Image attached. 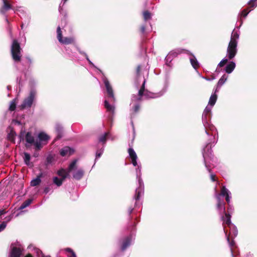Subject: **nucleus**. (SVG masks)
I'll list each match as a JSON object with an SVG mask.
<instances>
[{
	"label": "nucleus",
	"mask_w": 257,
	"mask_h": 257,
	"mask_svg": "<svg viewBox=\"0 0 257 257\" xmlns=\"http://www.w3.org/2000/svg\"><path fill=\"white\" fill-rule=\"evenodd\" d=\"M104 84L106 89L107 97L110 102H114L115 98L113 94V89L108 80H104Z\"/></svg>",
	"instance_id": "obj_5"
},
{
	"label": "nucleus",
	"mask_w": 257,
	"mask_h": 257,
	"mask_svg": "<svg viewBox=\"0 0 257 257\" xmlns=\"http://www.w3.org/2000/svg\"><path fill=\"white\" fill-rule=\"evenodd\" d=\"M133 210V208H130V209H129V214H131L132 213V212Z\"/></svg>",
	"instance_id": "obj_60"
},
{
	"label": "nucleus",
	"mask_w": 257,
	"mask_h": 257,
	"mask_svg": "<svg viewBox=\"0 0 257 257\" xmlns=\"http://www.w3.org/2000/svg\"><path fill=\"white\" fill-rule=\"evenodd\" d=\"M146 26L145 25H142L140 26V31L141 34H144L146 31Z\"/></svg>",
	"instance_id": "obj_44"
},
{
	"label": "nucleus",
	"mask_w": 257,
	"mask_h": 257,
	"mask_svg": "<svg viewBox=\"0 0 257 257\" xmlns=\"http://www.w3.org/2000/svg\"><path fill=\"white\" fill-rule=\"evenodd\" d=\"M43 177V173H40V174H39L37 176V177H36V178H39V179H41V178L42 177Z\"/></svg>",
	"instance_id": "obj_55"
},
{
	"label": "nucleus",
	"mask_w": 257,
	"mask_h": 257,
	"mask_svg": "<svg viewBox=\"0 0 257 257\" xmlns=\"http://www.w3.org/2000/svg\"><path fill=\"white\" fill-rule=\"evenodd\" d=\"M145 83H146V80H145L141 86V87L139 91L138 95L140 97L139 98V100L141 99V97L144 95V94L145 93Z\"/></svg>",
	"instance_id": "obj_23"
},
{
	"label": "nucleus",
	"mask_w": 257,
	"mask_h": 257,
	"mask_svg": "<svg viewBox=\"0 0 257 257\" xmlns=\"http://www.w3.org/2000/svg\"><path fill=\"white\" fill-rule=\"evenodd\" d=\"M17 99L15 98V99H13L10 102V104L9 108V110L10 111H13L16 109L17 103Z\"/></svg>",
	"instance_id": "obj_24"
},
{
	"label": "nucleus",
	"mask_w": 257,
	"mask_h": 257,
	"mask_svg": "<svg viewBox=\"0 0 257 257\" xmlns=\"http://www.w3.org/2000/svg\"><path fill=\"white\" fill-rule=\"evenodd\" d=\"M224 216L222 217V219L224 223L231 228V226H232L231 222V215L229 213H227L226 212H224Z\"/></svg>",
	"instance_id": "obj_13"
},
{
	"label": "nucleus",
	"mask_w": 257,
	"mask_h": 257,
	"mask_svg": "<svg viewBox=\"0 0 257 257\" xmlns=\"http://www.w3.org/2000/svg\"><path fill=\"white\" fill-rule=\"evenodd\" d=\"M103 150L97 151V152L96 153V158H98L100 157V156H101L102 153L103 152Z\"/></svg>",
	"instance_id": "obj_48"
},
{
	"label": "nucleus",
	"mask_w": 257,
	"mask_h": 257,
	"mask_svg": "<svg viewBox=\"0 0 257 257\" xmlns=\"http://www.w3.org/2000/svg\"><path fill=\"white\" fill-rule=\"evenodd\" d=\"M128 153L129 154V156L132 160V163L134 166H136L137 165V155L134 150V149L132 148H130L128 149Z\"/></svg>",
	"instance_id": "obj_9"
},
{
	"label": "nucleus",
	"mask_w": 257,
	"mask_h": 257,
	"mask_svg": "<svg viewBox=\"0 0 257 257\" xmlns=\"http://www.w3.org/2000/svg\"><path fill=\"white\" fill-rule=\"evenodd\" d=\"M55 130L57 133V137L54 139V141H57L61 139L63 137V127L60 124H56L55 126Z\"/></svg>",
	"instance_id": "obj_12"
},
{
	"label": "nucleus",
	"mask_w": 257,
	"mask_h": 257,
	"mask_svg": "<svg viewBox=\"0 0 257 257\" xmlns=\"http://www.w3.org/2000/svg\"><path fill=\"white\" fill-rule=\"evenodd\" d=\"M3 5L0 9V13L2 14H5L9 10L12 9L13 6L10 4L8 0H2Z\"/></svg>",
	"instance_id": "obj_7"
},
{
	"label": "nucleus",
	"mask_w": 257,
	"mask_h": 257,
	"mask_svg": "<svg viewBox=\"0 0 257 257\" xmlns=\"http://www.w3.org/2000/svg\"><path fill=\"white\" fill-rule=\"evenodd\" d=\"M22 49L17 39H13L11 46V54L14 61L16 63L21 62L22 59Z\"/></svg>",
	"instance_id": "obj_1"
},
{
	"label": "nucleus",
	"mask_w": 257,
	"mask_h": 257,
	"mask_svg": "<svg viewBox=\"0 0 257 257\" xmlns=\"http://www.w3.org/2000/svg\"><path fill=\"white\" fill-rule=\"evenodd\" d=\"M74 152L73 150L71 149L69 147L66 146L64 148H63L60 151V154L62 157H64L66 156L67 155H72Z\"/></svg>",
	"instance_id": "obj_11"
},
{
	"label": "nucleus",
	"mask_w": 257,
	"mask_h": 257,
	"mask_svg": "<svg viewBox=\"0 0 257 257\" xmlns=\"http://www.w3.org/2000/svg\"><path fill=\"white\" fill-rule=\"evenodd\" d=\"M84 175V171L82 169H79L73 173V177L76 180H80Z\"/></svg>",
	"instance_id": "obj_20"
},
{
	"label": "nucleus",
	"mask_w": 257,
	"mask_h": 257,
	"mask_svg": "<svg viewBox=\"0 0 257 257\" xmlns=\"http://www.w3.org/2000/svg\"><path fill=\"white\" fill-rule=\"evenodd\" d=\"M65 251H66L68 252H70L71 254L73 253V252H74V251L70 248H66L65 249Z\"/></svg>",
	"instance_id": "obj_52"
},
{
	"label": "nucleus",
	"mask_w": 257,
	"mask_h": 257,
	"mask_svg": "<svg viewBox=\"0 0 257 257\" xmlns=\"http://www.w3.org/2000/svg\"><path fill=\"white\" fill-rule=\"evenodd\" d=\"M25 257H33L32 255L30 253L27 254Z\"/></svg>",
	"instance_id": "obj_59"
},
{
	"label": "nucleus",
	"mask_w": 257,
	"mask_h": 257,
	"mask_svg": "<svg viewBox=\"0 0 257 257\" xmlns=\"http://www.w3.org/2000/svg\"><path fill=\"white\" fill-rule=\"evenodd\" d=\"M229 191L227 189L225 186H223L221 188L220 193L217 194V195H220V197H221V196H225L229 194Z\"/></svg>",
	"instance_id": "obj_30"
},
{
	"label": "nucleus",
	"mask_w": 257,
	"mask_h": 257,
	"mask_svg": "<svg viewBox=\"0 0 257 257\" xmlns=\"http://www.w3.org/2000/svg\"><path fill=\"white\" fill-rule=\"evenodd\" d=\"M38 138L40 142H44V144H46L50 139V137L43 132H41L38 135Z\"/></svg>",
	"instance_id": "obj_14"
},
{
	"label": "nucleus",
	"mask_w": 257,
	"mask_h": 257,
	"mask_svg": "<svg viewBox=\"0 0 257 257\" xmlns=\"http://www.w3.org/2000/svg\"><path fill=\"white\" fill-rule=\"evenodd\" d=\"M57 174L61 177V178H63V177L65 176L66 177V178L67 177L68 175V173H66L65 172V170L62 169L61 170H59L58 172H57Z\"/></svg>",
	"instance_id": "obj_34"
},
{
	"label": "nucleus",
	"mask_w": 257,
	"mask_h": 257,
	"mask_svg": "<svg viewBox=\"0 0 257 257\" xmlns=\"http://www.w3.org/2000/svg\"><path fill=\"white\" fill-rule=\"evenodd\" d=\"M25 140L27 143L30 144L31 145L33 144L35 142L34 137L32 136V133L31 132L27 133L25 136Z\"/></svg>",
	"instance_id": "obj_19"
},
{
	"label": "nucleus",
	"mask_w": 257,
	"mask_h": 257,
	"mask_svg": "<svg viewBox=\"0 0 257 257\" xmlns=\"http://www.w3.org/2000/svg\"><path fill=\"white\" fill-rule=\"evenodd\" d=\"M50 188L49 187H45L44 192L45 194L48 193L50 191Z\"/></svg>",
	"instance_id": "obj_54"
},
{
	"label": "nucleus",
	"mask_w": 257,
	"mask_h": 257,
	"mask_svg": "<svg viewBox=\"0 0 257 257\" xmlns=\"http://www.w3.org/2000/svg\"><path fill=\"white\" fill-rule=\"evenodd\" d=\"M104 107L106 109L107 111L111 112L112 114H113L114 113L115 107L113 105H110L109 103L108 100H105Z\"/></svg>",
	"instance_id": "obj_18"
},
{
	"label": "nucleus",
	"mask_w": 257,
	"mask_h": 257,
	"mask_svg": "<svg viewBox=\"0 0 257 257\" xmlns=\"http://www.w3.org/2000/svg\"><path fill=\"white\" fill-rule=\"evenodd\" d=\"M228 62V59L226 58L223 59L218 64V67H222Z\"/></svg>",
	"instance_id": "obj_40"
},
{
	"label": "nucleus",
	"mask_w": 257,
	"mask_h": 257,
	"mask_svg": "<svg viewBox=\"0 0 257 257\" xmlns=\"http://www.w3.org/2000/svg\"><path fill=\"white\" fill-rule=\"evenodd\" d=\"M77 160H75L73 161L69 165L68 172L69 173L72 171L76 167Z\"/></svg>",
	"instance_id": "obj_36"
},
{
	"label": "nucleus",
	"mask_w": 257,
	"mask_h": 257,
	"mask_svg": "<svg viewBox=\"0 0 257 257\" xmlns=\"http://www.w3.org/2000/svg\"><path fill=\"white\" fill-rule=\"evenodd\" d=\"M185 51L187 52H188V51L186 50L185 49H179L176 50L175 52L176 53L177 55H178V54H181Z\"/></svg>",
	"instance_id": "obj_45"
},
{
	"label": "nucleus",
	"mask_w": 257,
	"mask_h": 257,
	"mask_svg": "<svg viewBox=\"0 0 257 257\" xmlns=\"http://www.w3.org/2000/svg\"><path fill=\"white\" fill-rule=\"evenodd\" d=\"M231 227H232V226H231ZM232 234H233V235L234 236H236L237 234V230L235 227H233V228H230V231L229 234L232 235ZM229 235H229L228 236H229Z\"/></svg>",
	"instance_id": "obj_41"
},
{
	"label": "nucleus",
	"mask_w": 257,
	"mask_h": 257,
	"mask_svg": "<svg viewBox=\"0 0 257 257\" xmlns=\"http://www.w3.org/2000/svg\"><path fill=\"white\" fill-rule=\"evenodd\" d=\"M131 239L130 237H126L123 241L121 250L124 251L130 245Z\"/></svg>",
	"instance_id": "obj_17"
},
{
	"label": "nucleus",
	"mask_w": 257,
	"mask_h": 257,
	"mask_svg": "<svg viewBox=\"0 0 257 257\" xmlns=\"http://www.w3.org/2000/svg\"><path fill=\"white\" fill-rule=\"evenodd\" d=\"M22 250L21 248L16 246L12 247L10 252V257H21Z\"/></svg>",
	"instance_id": "obj_8"
},
{
	"label": "nucleus",
	"mask_w": 257,
	"mask_h": 257,
	"mask_svg": "<svg viewBox=\"0 0 257 257\" xmlns=\"http://www.w3.org/2000/svg\"><path fill=\"white\" fill-rule=\"evenodd\" d=\"M216 198L217 200V204L216 207L218 210H221V209L223 210V212L225 211V203L223 200H221V197H220V195H216Z\"/></svg>",
	"instance_id": "obj_10"
},
{
	"label": "nucleus",
	"mask_w": 257,
	"mask_h": 257,
	"mask_svg": "<svg viewBox=\"0 0 257 257\" xmlns=\"http://www.w3.org/2000/svg\"><path fill=\"white\" fill-rule=\"evenodd\" d=\"M108 135V133H105L104 135L100 136L99 141L100 142L104 143L106 141V138Z\"/></svg>",
	"instance_id": "obj_38"
},
{
	"label": "nucleus",
	"mask_w": 257,
	"mask_h": 257,
	"mask_svg": "<svg viewBox=\"0 0 257 257\" xmlns=\"http://www.w3.org/2000/svg\"><path fill=\"white\" fill-rule=\"evenodd\" d=\"M140 109V105L139 104H136L134 107V112L135 113L138 112Z\"/></svg>",
	"instance_id": "obj_46"
},
{
	"label": "nucleus",
	"mask_w": 257,
	"mask_h": 257,
	"mask_svg": "<svg viewBox=\"0 0 257 257\" xmlns=\"http://www.w3.org/2000/svg\"><path fill=\"white\" fill-rule=\"evenodd\" d=\"M249 12H250V10H248V8L244 9L241 12V16L242 17L245 18Z\"/></svg>",
	"instance_id": "obj_42"
},
{
	"label": "nucleus",
	"mask_w": 257,
	"mask_h": 257,
	"mask_svg": "<svg viewBox=\"0 0 257 257\" xmlns=\"http://www.w3.org/2000/svg\"><path fill=\"white\" fill-rule=\"evenodd\" d=\"M29 61L30 63H31V59H29Z\"/></svg>",
	"instance_id": "obj_62"
},
{
	"label": "nucleus",
	"mask_w": 257,
	"mask_h": 257,
	"mask_svg": "<svg viewBox=\"0 0 257 257\" xmlns=\"http://www.w3.org/2000/svg\"><path fill=\"white\" fill-rule=\"evenodd\" d=\"M140 191L138 190H136V195L135 196V198L136 200H139L140 199Z\"/></svg>",
	"instance_id": "obj_47"
},
{
	"label": "nucleus",
	"mask_w": 257,
	"mask_h": 257,
	"mask_svg": "<svg viewBox=\"0 0 257 257\" xmlns=\"http://www.w3.org/2000/svg\"><path fill=\"white\" fill-rule=\"evenodd\" d=\"M192 56H193V58H190V62H191V64L192 67L194 69H197L199 67V64L198 61L195 57V56L193 55H192Z\"/></svg>",
	"instance_id": "obj_22"
},
{
	"label": "nucleus",
	"mask_w": 257,
	"mask_h": 257,
	"mask_svg": "<svg viewBox=\"0 0 257 257\" xmlns=\"http://www.w3.org/2000/svg\"><path fill=\"white\" fill-rule=\"evenodd\" d=\"M215 178H216V176L215 175H214V174L211 175V179L213 182H214L216 181Z\"/></svg>",
	"instance_id": "obj_53"
},
{
	"label": "nucleus",
	"mask_w": 257,
	"mask_h": 257,
	"mask_svg": "<svg viewBox=\"0 0 257 257\" xmlns=\"http://www.w3.org/2000/svg\"><path fill=\"white\" fill-rule=\"evenodd\" d=\"M31 159V156L28 153H24V162L25 164L27 165H29L30 164V160Z\"/></svg>",
	"instance_id": "obj_35"
},
{
	"label": "nucleus",
	"mask_w": 257,
	"mask_h": 257,
	"mask_svg": "<svg viewBox=\"0 0 257 257\" xmlns=\"http://www.w3.org/2000/svg\"><path fill=\"white\" fill-rule=\"evenodd\" d=\"M205 111L206 113H209L210 111V110L208 107H206V108L205 109Z\"/></svg>",
	"instance_id": "obj_58"
},
{
	"label": "nucleus",
	"mask_w": 257,
	"mask_h": 257,
	"mask_svg": "<svg viewBox=\"0 0 257 257\" xmlns=\"http://www.w3.org/2000/svg\"><path fill=\"white\" fill-rule=\"evenodd\" d=\"M6 212L5 211V210H0V216L5 214Z\"/></svg>",
	"instance_id": "obj_56"
},
{
	"label": "nucleus",
	"mask_w": 257,
	"mask_h": 257,
	"mask_svg": "<svg viewBox=\"0 0 257 257\" xmlns=\"http://www.w3.org/2000/svg\"><path fill=\"white\" fill-rule=\"evenodd\" d=\"M69 257H76V255L75 252H73V253L71 254Z\"/></svg>",
	"instance_id": "obj_57"
},
{
	"label": "nucleus",
	"mask_w": 257,
	"mask_h": 257,
	"mask_svg": "<svg viewBox=\"0 0 257 257\" xmlns=\"http://www.w3.org/2000/svg\"><path fill=\"white\" fill-rule=\"evenodd\" d=\"M227 241H228V243H229V245L230 246V251H231V254L233 256V253L232 247L235 246V241H234L233 239H232L231 240H230L229 236H227Z\"/></svg>",
	"instance_id": "obj_28"
},
{
	"label": "nucleus",
	"mask_w": 257,
	"mask_h": 257,
	"mask_svg": "<svg viewBox=\"0 0 257 257\" xmlns=\"http://www.w3.org/2000/svg\"><path fill=\"white\" fill-rule=\"evenodd\" d=\"M0 231H1V230L0 229Z\"/></svg>",
	"instance_id": "obj_64"
},
{
	"label": "nucleus",
	"mask_w": 257,
	"mask_h": 257,
	"mask_svg": "<svg viewBox=\"0 0 257 257\" xmlns=\"http://www.w3.org/2000/svg\"><path fill=\"white\" fill-rule=\"evenodd\" d=\"M225 200H226L227 203L228 204V205H229V204L230 203V196H229V195L228 194L226 196H225Z\"/></svg>",
	"instance_id": "obj_51"
},
{
	"label": "nucleus",
	"mask_w": 257,
	"mask_h": 257,
	"mask_svg": "<svg viewBox=\"0 0 257 257\" xmlns=\"http://www.w3.org/2000/svg\"><path fill=\"white\" fill-rule=\"evenodd\" d=\"M41 183V180L36 178L35 179L32 180L31 182V186L33 187H35L38 186Z\"/></svg>",
	"instance_id": "obj_32"
},
{
	"label": "nucleus",
	"mask_w": 257,
	"mask_h": 257,
	"mask_svg": "<svg viewBox=\"0 0 257 257\" xmlns=\"http://www.w3.org/2000/svg\"><path fill=\"white\" fill-rule=\"evenodd\" d=\"M66 177L64 176L63 178H59L57 177H54L53 179V183L57 186L59 187L62 185L63 182L65 180Z\"/></svg>",
	"instance_id": "obj_21"
},
{
	"label": "nucleus",
	"mask_w": 257,
	"mask_h": 257,
	"mask_svg": "<svg viewBox=\"0 0 257 257\" xmlns=\"http://www.w3.org/2000/svg\"><path fill=\"white\" fill-rule=\"evenodd\" d=\"M161 95L159 93H154L148 90H146L144 96L147 99L156 98L159 97Z\"/></svg>",
	"instance_id": "obj_16"
},
{
	"label": "nucleus",
	"mask_w": 257,
	"mask_h": 257,
	"mask_svg": "<svg viewBox=\"0 0 257 257\" xmlns=\"http://www.w3.org/2000/svg\"><path fill=\"white\" fill-rule=\"evenodd\" d=\"M36 94V91L34 89H32L30 92L29 96L24 100L23 103L20 106V109L23 110L26 108L31 107L35 99Z\"/></svg>",
	"instance_id": "obj_2"
},
{
	"label": "nucleus",
	"mask_w": 257,
	"mask_h": 257,
	"mask_svg": "<svg viewBox=\"0 0 257 257\" xmlns=\"http://www.w3.org/2000/svg\"><path fill=\"white\" fill-rule=\"evenodd\" d=\"M239 38V35L238 34L235 32H233L232 33V35L231 37L230 41H233L235 42V43L237 44V39Z\"/></svg>",
	"instance_id": "obj_33"
},
{
	"label": "nucleus",
	"mask_w": 257,
	"mask_h": 257,
	"mask_svg": "<svg viewBox=\"0 0 257 257\" xmlns=\"http://www.w3.org/2000/svg\"><path fill=\"white\" fill-rule=\"evenodd\" d=\"M237 45L233 41H230L227 49V53L228 59H232L237 53Z\"/></svg>",
	"instance_id": "obj_4"
},
{
	"label": "nucleus",
	"mask_w": 257,
	"mask_h": 257,
	"mask_svg": "<svg viewBox=\"0 0 257 257\" xmlns=\"http://www.w3.org/2000/svg\"><path fill=\"white\" fill-rule=\"evenodd\" d=\"M227 78H228V76L225 75V74H224L219 79L218 82V86H221L226 81V80L227 79Z\"/></svg>",
	"instance_id": "obj_29"
},
{
	"label": "nucleus",
	"mask_w": 257,
	"mask_h": 257,
	"mask_svg": "<svg viewBox=\"0 0 257 257\" xmlns=\"http://www.w3.org/2000/svg\"><path fill=\"white\" fill-rule=\"evenodd\" d=\"M235 67V63L233 61H231L228 64H227V65L225 67L224 70L227 73L230 74L233 71Z\"/></svg>",
	"instance_id": "obj_15"
},
{
	"label": "nucleus",
	"mask_w": 257,
	"mask_h": 257,
	"mask_svg": "<svg viewBox=\"0 0 257 257\" xmlns=\"http://www.w3.org/2000/svg\"><path fill=\"white\" fill-rule=\"evenodd\" d=\"M256 1V0H250L248 2V4L250 8H254L256 6V5L255 4Z\"/></svg>",
	"instance_id": "obj_43"
},
{
	"label": "nucleus",
	"mask_w": 257,
	"mask_h": 257,
	"mask_svg": "<svg viewBox=\"0 0 257 257\" xmlns=\"http://www.w3.org/2000/svg\"><path fill=\"white\" fill-rule=\"evenodd\" d=\"M141 70V67L140 65H138L136 68V73L138 76H139L140 74V72Z\"/></svg>",
	"instance_id": "obj_49"
},
{
	"label": "nucleus",
	"mask_w": 257,
	"mask_h": 257,
	"mask_svg": "<svg viewBox=\"0 0 257 257\" xmlns=\"http://www.w3.org/2000/svg\"><path fill=\"white\" fill-rule=\"evenodd\" d=\"M16 136V132L13 130H12L10 133L8 134V140L11 142H13V143H15V137Z\"/></svg>",
	"instance_id": "obj_27"
},
{
	"label": "nucleus",
	"mask_w": 257,
	"mask_h": 257,
	"mask_svg": "<svg viewBox=\"0 0 257 257\" xmlns=\"http://www.w3.org/2000/svg\"><path fill=\"white\" fill-rule=\"evenodd\" d=\"M64 2H66L67 0H63Z\"/></svg>",
	"instance_id": "obj_63"
},
{
	"label": "nucleus",
	"mask_w": 257,
	"mask_h": 257,
	"mask_svg": "<svg viewBox=\"0 0 257 257\" xmlns=\"http://www.w3.org/2000/svg\"><path fill=\"white\" fill-rule=\"evenodd\" d=\"M57 38L58 41L62 44H72L75 42V39L73 37H70L63 38L62 32L60 27L59 26L57 28Z\"/></svg>",
	"instance_id": "obj_3"
},
{
	"label": "nucleus",
	"mask_w": 257,
	"mask_h": 257,
	"mask_svg": "<svg viewBox=\"0 0 257 257\" xmlns=\"http://www.w3.org/2000/svg\"><path fill=\"white\" fill-rule=\"evenodd\" d=\"M53 160H54V158L52 155H48L46 158V165L47 166L49 164H51L52 162V161H53Z\"/></svg>",
	"instance_id": "obj_39"
},
{
	"label": "nucleus",
	"mask_w": 257,
	"mask_h": 257,
	"mask_svg": "<svg viewBox=\"0 0 257 257\" xmlns=\"http://www.w3.org/2000/svg\"><path fill=\"white\" fill-rule=\"evenodd\" d=\"M32 202V199H28L25 200L22 203V204L21 205V206L19 207V210H22V209L26 208L29 205H30Z\"/></svg>",
	"instance_id": "obj_26"
},
{
	"label": "nucleus",
	"mask_w": 257,
	"mask_h": 257,
	"mask_svg": "<svg viewBox=\"0 0 257 257\" xmlns=\"http://www.w3.org/2000/svg\"><path fill=\"white\" fill-rule=\"evenodd\" d=\"M6 227V223L5 222H3L0 225V229L2 230H4Z\"/></svg>",
	"instance_id": "obj_50"
},
{
	"label": "nucleus",
	"mask_w": 257,
	"mask_h": 257,
	"mask_svg": "<svg viewBox=\"0 0 257 257\" xmlns=\"http://www.w3.org/2000/svg\"><path fill=\"white\" fill-rule=\"evenodd\" d=\"M217 96L215 93L212 94L209 98V104L211 106H213L216 101Z\"/></svg>",
	"instance_id": "obj_25"
},
{
	"label": "nucleus",
	"mask_w": 257,
	"mask_h": 257,
	"mask_svg": "<svg viewBox=\"0 0 257 257\" xmlns=\"http://www.w3.org/2000/svg\"><path fill=\"white\" fill-rule=\"evenodd\" d=\"M229 209H230V205L229 204L228 205V208H227L228 212H229V211H228ZM227 213H229V212H227Z\"/></svg>",
	"instance_id": "obj_61"
},
{
	"label": "nucleus",
	"mask_w": 257,
	"mask_h": 257,
	"mask_svg": "<svg viewBox=\"0 0 257 257\" xmlns=\"http://www.w3.org/2000/svg\"><path fill=\"white\" fill-rule=\"evenodd\" d=\"M33 144L34 145L35 150L37 151L41 150V149L42 148V144L40 141H37L35 142V143Z\"/></svg>",
	"instance_id": "obj_37"
},
{
	"label": "nucleus",
	"mask_w": 257,
	"mask_h": 257,
	"mask_svg": "<svg viewBox=\"0 0 257 257\" xmlns=\"http://www.w3.org/2000/svg\"><path fill=\"white\" fill-rule=\"evenodd\" d=\"M143 18L145 21L150 20L152 18L151 13L148 11H145L143 12Z\"/></svg>",
	"instance_id": "obj_31"
},
{
	"label": "nucleus",
	"mask_w": 257,
	"mask_h": 257,
	"mask_svg": "<svg viewBox=\"0 0 257 257\" xmlns=\"http://www.w3.org/2000/svg\"><path fill=\"white\" fill-rule=\"evenodd\" d=\"M212 150L211 146L210 144H207L204 148L203 152V156L205 160L207 159H211L213 157Z\"/></svg>",
	"instance_id": "obj_6"
}]
</instances>
